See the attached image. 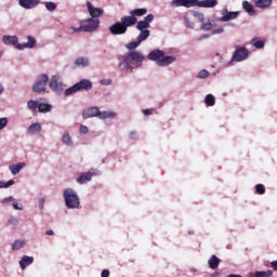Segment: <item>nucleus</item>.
Segmentation results:
<instances>
[{
  "instance_id": "17",
  "label": "nucleus",
  "mask_w": 277,
  "mask_h": 277,
  "mask_svg": "<svg viewBox=\"0 0 277 277\" xmlns=\"http://www.w3.org/2000/svg\"><path fill=\"white\" fill-rule=\"evenodd\" d=\"M172 8H195V0H172Z\"/></svg>"
},
{
  "instance_id": "18",
  "label": "nucleus",
  "mask_w": 277,
  "mask_h": 277,
  "mask_svg": "<svg viewBox=\"0 0 277 277\" xmlns=\"http://www.w3.org/2000/svg\"><path fill=\"white\" fill-rule=\"evenodd\" d=\"M217 0H195V8H215Z\"/></svg>"
},
{
  "instance_id": "59",
  "label": "nucleus",
  "mask_w": 277,
  "mask_h": 277,
  "mask_svg": "<svg viewBox=\"0 0 277 277\" xmlns=\"http://www.w3.org/2000/svg\"><path fill=\"white\" fill-rule=\"evenodd\" d=\"M271 267L274 272H277V260L271 262Z\"/></svg>"
},
{
  "instance_id": "13",
  "label": "nucleus",
  "mask_w": 277,
  "mask_h": 277,
  "mask_svg": "<svg viewBox=\"0 0 277 277\" xmlns=\"http://www.w3.org/2000/svg\"><path fill=\"white\" fill-rule=\"evenodd\" d=\"M2 42L6 45L12 44L17 51H21V43H18V37L16 36L4 35L2 37Z\"/></svg>"
},
{
  "instance_id": "60",
  "label": "nucleus",
  "mask_w": 277,
  "mask_h": 277,
  "mask_svg": "<svg viewBox=\"0 0 277 277\" xmlns=\"http://www.w3.org/2000/svg\"><path fill=\"white\" fill-rule=\"evenodd\" d=\"M101 277H109V269H103L101 273Z\"/></svg>"
},
{
  "instance_id": "30",
  "label": "nucleus",
  "mask_w": 277,
  "mask_h": 277,
  "mask_svg": "<svg viewBox=\"0 0 277 277\" xmlns=\"http://www.w3.org/2000/svg\"><path fill=\"white\" fill-rule=\"evenodd\" d=\"M141 32L137 36V41L142 44V42H146L148 38H150V30L145 29V30H140Z\"/></svg>"
},
{
  "instance_id": "35",
  "label": "nucleus",
  "mask_w": 277,
  "mask_h": 277,
  "mask_svg": "<svg viewBox=\"0 0 277 277\" xmlns=\"http://www.w3.org/2000/svg\"><path fill=\"white\" fill-rule=\"evenodd\" d=\"M205 104L207 107H213L215 105V95L209 93L205 97Z\"/></svg>"
},
{
  "instance_id": "36",
  "label": "nucleus",
  "mask_w": 277,
  "mask_h": 277,
  "mask_svg": "<svg viewBox=\"0 0 277 277\" xmlns=\"http://www.w3.org/2000/svg\"><path fill=\"white\" fill-rule=\"evenodd\" d=\"M64 92L65 96H72V94H77L79 92V89L77 87V83L66 89Z\"/></svg>"
},
{
  "instance_id": "19",
  "label": "nucleus",
  "mask_w": 277,
  "mask_h": 277,
  "mask_svg": "<svg viewBox=\"0 0 277 277\" xmlns=\"http://www.w3.org/2000/svg\"><path fill=\"white\" fill-rule=\"evenodd\" d=\"M87 8L91 18H98L100 16H103V9L95 8L90 2L87 3Z\"/></svg>"
},
{
  "instance_id": "57",
  "label": "nucleus",
  "mask_w": 277,
  "mask_h": 277,
  "mask_svg": "<svg viewBox=\"0 0 277 277\" xmlns=\"http://www.w3.org/2000/svg\"><path fill=\"white\" fill-rule=\"evenodd\" d=\"M70 29H71L72 34H79V31H83V28L81 25H80V27L71 26Z\"/></svg>"
},
{
  "instance_id": "27",
  "label": "nucleus",
  "mask_w": 277,
  "mask_h": 277,
  "mask_svg": "<svg viewBox=\"0 0 277 277\" xmlns=\"http://www.w3.org/2000/svg\"><path fill=\"white\" fill-rule=\"evenodd\" d=\"M272 1L273 0H254V5L259 10H267L268 8H272Z\"/></svg>"
},
{
  "instance_id": "24",
  "label": "nucleus",
  "mask_w": 277,
  "mask_h": 277,
  "mask_svg": "<svg viewBox=\"0 0 277 277\" xmlns=\"http://www.w3.org/2000/svg\"><path fill=\"white\" fill-rule=\"evenodd\" d=\"M220 263H222V260L215 254H212L208 260L210 269H217V267H220Z\"/></svg>"
},
{
  "instance_id": "55",
  "label": "nucleus",
  "mask_w": 277,
  "mask_h": 277,
  "mask_svg": "<svg viewBox=\"0 0 277 277\" xmlns=\"http://www.w3.org/2000/svg\"><path fill=\"white\" fill-rule=\"evenodd\" d=\"M154 111H155V109L147 108V109H143L142 114H143V116H153Z\"/></svg>"
},
{
  "instance_id": "7",
  "label": "nucleus",
  "mask_w": 277,
  "mask_h": 277,
  "mask_svg": "<svg viewBox=\"0 0 277 277\" xmlns=\"http://www.w3.org/2000/svg\"><path fill=\"white\" fill-rule=\"evenodd\" d=\"M80 25L82 26V31H85L87 34H94V31L98 29L101 21L95 17H89L80 21Z\"/></svg>"
},
{
  "instance_id": "61",
  "label": "nucleus",
  "mask_w": 277,
  "mask_h": 277,
  "mask_svg": "<svg viewBox=\"0 0 277 277\" xmlns=\"http://www.w3.org/2000/svg\"><path fill=\"white\" fill-rule=\"evenodd\" d=\"M45 235H48L49 237H53V235H55V232L53 229H48L45 230Z\"/></svg>"
},
{
  "instance_id": "45",
  "label": "nucleus",
  "mask_w": 277,
  "mask_h": 277,
  "mask_svg": "<svg viewBox=\"0 0 277 277\" xmlns=\"http://www.w3.org/2000/svg\"><path fill=\"white\" fill-rule=\"evenodd\" d=\"M255 192H256V194H259V196H263L265 194V185L256 184Z\"/></svg>"
},
{
  "instance_id": "48",
  "label": "nucleus",
  "mask_w": 277,
  "mask_h": 277,
  "mask_svg": "<svg viewBox=\"0 0 277 277\" xmlns=\"http://www.w3.org/2000/svg\"><path fill=\"white\" fill-rule=\"evenodd\" d=\"M90 133V129L87 126L81 124L79 127V135H88Z\"/></svg>"
},
{
  "instance_id": "46",
  "label": "nucleus",
  "mask_w": 277,
  "mask_h": 277,
  "mask_svg": "<svg viewBox=\"0 0 277 277\" xmlns=\"http://www.w3.org/2000/svg\"><path fill=\"white\" fill-rule=\"evenodd\" d=\"M9 226H18L21 224V221L16 216H12L8 220Z\"/></svg>"
},
{
  "instance_id": "58",
  "label": "nucleus",
  "mask_w": 277,
  "mask_h": 277,
  "mask_svg": "<svg viewBox=\"0 0 277 277\" xmlns=\"http://www.w3.org/2000/svg\"><path fill=\"white\" fill-rule=\"evenodd\" d=\"M130 140H137V131H130L129 132Z\"/></svg>"
},
{
  "instance_id": "9",
  "label": "nucleus",
  "mask_w": 277,
  "mask_h": 277,
  "mask_svg": "<svg viewBox=\"0 0 277 277\" xmlns=\"http://www.w3.org/2000/svg\"><path fill=\"white\" fill-rule=\"evenodd\" d=\"M221 14L222 16L217 18L219 23H228V21H235L239 17V11H228V9H223Z\"/></svg>"
},
{
  "instance_id": "51",
  "label": "nucleus",
  "mask_w": 277,
  "mask_h": 277,
  "mask_svg": "<svg viewBox=\"0 0 277 277\" xmlns=\"http://www.w3.org/2000/svg\"><path fill=\"white\" fill-rule=\"evenodd\" d=\"M10 202H16V199L13 197V196H10V197H5L1 200V203L2 205H8Z\"/></svg>"
},
{
  "instance_id": "63",
  "label": "nucleus",
  "mask_w": 277,
  "mask_h": 277,
  "mask_svg": "<svg viewBox=\"0 0 277 277\" xmlns=\"http://www.w3.org/2000/svg\"><path fill=\"white\" fill-rule=\"evenodd\" d=\"M217 276H220V274H219V273H214V274H212V277H217Z\"/></svg>"
},
{
  "instance_id": "54",
  "label": "nucleus",
  "mask_w": 277,
  "mask_h": 277,
  "mask_svg": "<svg viewBox=\"0 0 277 277\" xmlns=\"http://www.w3.org/2000/svg\"><path fill=\"white\" fill-rule=\"evenodd\" d=\"M12 207L15 211H23V205L17 203L16 201H13Z\"/></svg>"
},
{
  "instance_id": "43",
  "label": "nucleus",
  "mask_w": 277,
  "mask_h": 277,
  "mask_svg": "<svg viewBox=\"0 0 277 277\" xmlns=\"http://www.w3.org/2000/svg\"><path fill=\"white\" fill-rule=\"evenodd\" d=\"M14 183V180H9L8 182L0 181V189H8V187H12Z\"/></svg>"
},
{
  "instance_id": "42",
  "label": "nucleus",
  "mask_w": 277,
  "mask_h": 277,
  "mask_svg": "<svg viewBox=\"0 0 277 277\" xmlns=\"http://www.w3.org/2000/svg\"><path fill=\"white\" fill-rule=\"evenodd\" d=\"M210 76H211V72H209V70H207V69H201V70L197 74V79H209Z\"/></svg>"
},
{
  "instance_id": "62",
  "label": "nucleus",
  "mask_w": 277,
  "mask_h": 277,
  "mask_svg": "<svg viewBox=\"0 0 277 277\" xmlns=\"http://www.w3.org/2000/svg\"><path fill=\"white\" fill-rule=\"evenodd\" d=\"M4 90H5V88H3V84L0 83V96H1V94H3Z\"/></svg>"
},
{
  "instance_id": "15",
  "label": "nucleus",
  "mask_w": 277,
  "mask_h": 277,
  "mask_svg": "<svg viewBox=\"0 0 277 277\" xmlns=\"http://www.w3.org/2000/svg\"><path fill=\"white\" fill-rule=\"evenodd\" d=\"M121 24H123V27L128 31L129 27L137 25V17L133 16L132 14L126 15L121 17Z\"/></svg>"
},
{
  "instance_id": "11",
  "label": "nucleus",
  "mask_w": 277,
  "mask_h": 277,
  "mask_svg": "<svg viewBox=\"0 0 277 277\" xmlns=\"http://www.w3.org/2000/svg\"><path fill=\"white\" fill-rule=\"evenodd\" d=\"M19 8H23L24 10H34L35 8H38L40 3H42V0H17Z\"/></svg>"
},
{
  "instance_id": "56",
  "label": "nucleus",
  "mask_w": 277,
  "mask_h": 277,
  "mask_svg": "<svg viewBox=\"0 0 277 277\" xmlns=\"http://www.w3.org/2000/svg\"><path fill=\"white\" fill-rule=\"evenodd\" d=\"M220 34H224V28H215L212 30V36H217Z\"/></svg>"
},
{
  "instance_id": "2",
  "label": "nucleus",
  "mask_w": 277,
  "mask_h": 277,
  "mask_svg": "<svg viewBox=\"0 0 277 277\" xmlns=\"http://www.w3.org/2000/svg\"><path fill=\"white\" fill-rule=\"evenodd\" d=\"M147 60H149V62H155L156 66H159L160 68H168V66H171V64L176 62V56L166 55L163 50L155 49L147 54Z\"/></svg>"
},
{
  "instance_id": "64",
  "label": "nucleus",
  "mask_w": 277,
  "mask_h": 277,
  "mask_svg": "<svg viewBox=\"0 0 277 277\" xmlns=\"http://www.w3.org/2000/svg\"><path fill=\"white\" fill-rule=\"evenodd\" d=\"M1 57H3V52L0 51V60H1Z\"/></svg>"
},
{
  "instance_id": "41",
  "label": "nucleus",
  "mask_w": 277,
  "mask_h": 277,
  "mask_svg": "<svg viewBox=\"0 0 277 277\" xmlns=\"http://www.w3.org/2000/svg\"><path fill=\"white\" fill-rule=\"evenodd\" d=\"M38 109L41 114H47L48 111H51L52 106L51 104H44L39 102Z\"/></svg>"
},
{
  "instance_id": "23",
  "label": "nucleus",
  "mask_w": 277,
  "mask_h": 277,
  "mask_svg": "<svg viewBox=\"0 0 277 277\" xmlns=\"http://www.w3.org/2000/svg\"><path fill=\"white\" fill-rule=\"evenodd\" d=\"M19 267L23 272H25V269H27L29 267V265H34V256L31 255H24L21 260H19Z\"/></svg>"
},
{
  "instance_id": "10",
  "label": "nucleus",
  "mask_w": 277,
  "mask_h": 277,
  "mask_svg": "<svg viewBox=\"0 0 277 277\" xmlns=\"http://www.w3.org/2000/svg\"><path fill=\"white\" fill-rule=\"evenodd\" d=\"M109 34L111 36H124L127 34V28L122 24V22H115L113 25L108 27Z\"/></svg>"
},
{
  "instance_id": "50",
  "label": "nucleus",
  "mask_w": 277,
  "mask_h": 277,
  "mask_svg": "<svg viewBox=\"0 0 277 277\" xmlns=\"http://www.w3.org/2000/svg\"><path fill=\"white\" fill-rule=\"evenodd\" d=\"M101 85H111V83H114V81L111 80V78H103L100 80Z\"/></svg>"
},
{
  "instance_id": "22",
  "label": "nucleus",
  "mask_w": 277,
  "mask_h": 277,
  "mask_svg": "<svg viewBox=\"0 0 277 277\" xmlns=\"http://www.w3.org/2000/svg\"><path fill=\"white\" fill-rule=\"evenodd\" d=\"M75 68H88L90 66V58L87 56H79L74 61Z\"/></svg>"
},
{
  "instance_id": "5",
  "label": "nucleus",
  "mask_w": 277,
  "mask_h": 277,
  "mask_svg": "<svg viewBox=\"0 0 277 277\" xmlns=\"http://www.w3.org/2000/svg\"><path fill=\"white\" fill-rule=\"evenodd\" d=\"M49 88L52 92H54V94L62 96V94H64V88H66V84L64 83L62 76L53 75L49 80Z\"/></svg>"
},
{
  "instance_id": "40",
  "label": "nucleus",
  "mask_w": 277,
  "mask_h": 277,
  "mask_svg": "<svg viewBox=\"0 0 277 277\" xmlns=\"http://www.w3.org/2000/svg\"><path fill=\"white\" fill-rule=\"evenodd\" d=\"M147 9H134L130 11V14H132L136 18V16H144L145 14H147Z\"/></svg>"
},
{
  "instance_id": "39",
  "label": "nucleus",
  "mask_w": 277,
  "mask_h": 277,
  "mask_svg": "<svg viewBox=\"0 0 277 277\" xmlns=\"http://www.w3.org/2000/svg\"><path fill=\"white\" fill-rule=\"evenodd\" d=\"M136 23H137L136 29L138 31H146V29L150 28V25L148 23H146L144 19L140 21V22H136Z\"/></svg>"
},
{
  "instance_id": "12",
  "label": "nucleus",
  "mask_w": 277,
  "mask_h": 277,
  "mask_svg": "<svg viewBox=\"0 0 277 277\" xmlns=\"http://www.w3.org/2000/svg\"><path fill=\"white\" fill-rule=\"evenodd\" d=\"M83 118H100L101 116V108L97 106H91L82 111Z\"/></svg>"
},
{
  "instance_id": "25",
  "label": "nucleus",
  "mask_w": 277,
  "mask_h": 277,
  "mask_svg": "<svg viewBox=\"0 0 277 277\" xmlns=\"http://www.w3.org/2000/svg\"><path fill=\"white\" fill-rule=\"evenodd\" d=\"M242 9L249 16H256V10H254V4L249 1H242Z\"/></svg>"
},
{
  "instance_id": "52",
  "label": "nucleus",
  "mask_w": 277,
  "mask_h": 277,
  "mask_svg": "<svg viewBox=\"0 0 277 277\" xmlns=\"http://www.w3.org/2000/svg\"><path fill=\"white\" fill-rule=\"evenodd\" d=\"M47 202V199H44V197H40L39 198V203H38V207H39V211H44V205Z\"/></svg>"
},
{
  "instance_id": "21",
  "label": "nucleus",
  "mask_w": 277,
  "mask_h": 277,
  "mask_svg": "<svg viewBox=\"0 0 277 277\" xmlns=\"http://www.w3.org/2000/svg\"><path fill=\"white\" fill-rule=\"evenodd\" d=\"M61 142L62 144H64V146H67L68 148H72V146H75V141L72 140V136L68 131L63 132L61 136Z\"/></svg>"
},
{
  "instance_id": "1",
  "label": "nucleus",
  "mask_w": 277,
  "mask_h": 277,
  "mask_svg": "<svg viewBox=\"0 0 277 277\" xmlns=\"http://www.w3.org/2000/svg\"><path fill=\"white\" fill-rule=\"evenodd\" d=\"M146 56L142 51L126 52L118 56V70L122 75L133 72V68H142Z\"/></svg>"
},
{
  "instance_id": "6",
  "label": "nucleus",
  "mask_w": 277,
  "mask_h": 277,
  "mask_svg": "<svg viewBox=\"0 0 277 277\" xmlns=\"http://www.w3.org/2000/svg\"><path fill=\"white\" fill-rule=\"evenodd\" d=\"M47 85H49V75H39L35 82L32 83V92L40 94L41 92H47Z\"/></svg>"
},
{
  "instance_id": "14",
  "label": "nucleus",
  "mask_w": 277,
  "mask_h": 277,
  "mask_svg": "<svg viewBox=\"0 0 277 277\" xmlns=\"http://www.w3.org/2000/svg\"><path fill=\"white\" fill-rule=\"evenodd\" d=\"M27 42L19 43V51H24V49H36V44H38V40L35 39L34 36L28 35L26 37Z\"/></svg>"
},
{
  "instance_id": "34",
  "label": "nucleus",
  "mask_w": 277,
  "mask_h": 277,
  "mask_svg": "<svg viewBox=\"0 0 277 277\" xmlns=\"http://www.w3.org/2000/svg\"><path fill=\"white\" fill-rule=\"evenodd\" d=\"M252 45L254 47V49L261 50V49H265V40H261L259 38H253L251 40Z\"/></svg>"
},
{
  "instance_id": "20",
  "label": "nucleus",
  "mask_w": 277,
  "mask_h": 277,
  "mask_svg": "<svg viewBox=\"0 0 277 277\" xmlns=\"http://www.w3.org/2000/svg\"><path fill=\"white\" fill-rule=\"evenodd\" d=\"M42 133V124L40 122H32L27 128L28 135H40Z\"/></svg>"
},
{
  "instance_id": "53",
  "label": "nucleus",
  "mask_w": 277,
  "mask_h": 277,
  "mask_svg": "<svg viewBox=\"0 0 277 277\" xmlns=\"http://www.w3.org/2000/svg\"><path fill=\"white\" fill-rule=\"evenodd\" d=\"M147 25H150L151 21H155V15L148 14L147 16L144 17L143 19Z\"/></svg>"
},
{
  "instance_id": "28",
  "label": "nucleus",
  "mask_w": 277,
  "mask_h": 277,
  "mask_svg": "<svg viewBox=\"0 0 277 277\" xmlns=\"http://www.w3.org/2000/svg\"><path fill=\"white\" fill-rule=\"evenodd\" d=\"M76 87L78 88V92H81V90L88 91L92 88V82L88 79H82L76 83Z\"/></svg>"
},
{
  "instance_id": "37",
  "label": "nucleus",
  "mask_w": 277,
  "mask_h": 277,
  "mask_svg": "<svg viewBox=\"0 0 277 277\" xmlns=\"http://www.w3.org/2000/svg\"><path fill=\"white\" fill-rule=\"evenodd\" d=\"M27 107L30 111H36L40 107V102L36 100H30L27 102Z\"/></svg>"
},
{
  "instance_id": "8",
  "label": "nucleus",
  "mask_w": 277,
  "mask_h": 277,
  "mask_svg": "<svg viewBox=\"0 0 277 277\" xmlns=\"http://www.w3.org/2000/svg\"><path fill=\"white\" fill-rule=\"evenodd\" d=\"M100 174H101V170L92 168L88 172L81 173L76 179V183H78V185H85L90 183V181H92V176H100Z\"/></svg>"
},
{
  "instance_id": "26",
  "label": "nucleus",
  "mask_w": 277,
  "mask_h": 277,
  "mask_svg": "<svg viewBox=\"0 0 277 277\" xmlns=\"http://www.w3.org/2000/svg\"><path fill=\"white\" fill-rule=\"evenodd\" d=\"M25 166H26L25 162H18L16 164L9 166V170L13 176H16V174H21V170H23Z\"/></svg>"
},
{
  "instance_id": "44",
  "label": "nucleus",
  "mask_w": 277,
  "mask_h": 277,
  "mask_svg": "<svg viewBox=\"0 0 277 277\" xmlns=\"http://www.w3.org/2000/svg\"><path fill=\"white\" fill-rule=\"evenodd\" d=\"M193 16L198 19L199 23H205V13L193 11Z\"/></svg>"
},
{
  "instance_id": "47",
  "label": "nucleus",
  "mask_w": 277,
  "mask_h": 277,
  "mask_svg": "<svg viewBox=\"0 0 277 277\" xmlns=\"http://www.w3.org/2000/svg\"><path fill=\"white\" fill-rule=\"evenodd\" d=\"M184 25L185 27H187L188 29H194V22L192 19H189V17L184 16Z\"/></svg>"
},
{
  "instance_id": "49",
  "label": "nucleus",
  "mask_w": 277,
  "mask_h": 277,
  "mask_svg": "<svg viewBox=\"0 0 277 277\" xmlns=\"http://www.w3.org/2000/svg\"><path fill=\"white\" fill-rule=\"evenodd\" d=\"M8 117H2L0 118V131H3V129H5V127H8Z\"/></svg>"
},
{
  "instance_id": "4",
  "label": "nucleus",
  "mask_w": 277,
  "mask_h": 277,
  "mask_svg": "<svg viewBox=\"0 0 277 277\" xmlns=\"http://www.w3.org/2000/svg\"><path fill=\"white\" fill-rule=\"evenodd\" d=\"M63 198L65 202V207L67 209H79L81 207V199L79 198V194L74 188L67 187L63 190Z\"/></svg>"
},
{
  "instance_id": "16",
  "label": "nucleus",
  "mask_w": 277,
  "mask_h": 277,
  "mask_svg": "<svg viewBox=\"0 0 277 277\" xmlns=\"http://www.w3.org/2000/svg\"><path fill=\"white\" fill-rule=\"evenodd\" d=\"M116 118H118V113L114 109L100 110L98 120H116Z\"/></svg>"
},
{
  "instance_id": "32",
  "label": "nucleus",
  "mask_w": 277,
  "mask_h": 277,
  "mask_svg": "<svg viewBox=\"0 0 277 277\" xmlns=\"http://www.w3.org/2000/svg\"><path fill=\"white\" fill-rule=\"evenodd\" d=\"M215 27V21H208L201 23V30L202 31H211Z\"/></svg>"
},
{
  "instance_id": "29",
  "label": "nucleus",
  "mask_w": 277,
  "mask_h": 277,
  "mask_svg": "<svg viewBox=\"0 0 277 277\" xmlns=\"http://www.w3.org/2000/svg\"><path fill=\"white\" fill-rule=\"evenodd\" d=\"M40 5H44L47 12H55V10H57V3L53 2V1H44L40 3Z\"/></svg>"
},
{
  "instance_id": "3",
  "label": "nucleus",
  "mask_w": 277,
  "mask_h": 277,
  "mask_svg": "<svg viewBox=\"0 0 277 277\" xmlns=\"http://www.w3.org/2000/svg\"><path fill=\"white\" fill-rule=\"evenodd\" d=\"M246 60H250V50L245 45H238L233 52L230 60L225 64V68H230L235 64H241Z\"/></svg>"
},
{
  "instance_id": "31",
  "label": "nucleus",
  "mask_w": 277,
  "mask_h": 277,
  "mask_svg": "<svg viewBox=\"0 0 277 277\" xmlns=\"http://www.w3.org/2000/svg\"><path fill=\"white\" fill-rule=\"evenodd\" d=\"M27 246V241L23 239H16L12 245L11 248L12 250H22V248H25Z\"/></svg>"
},
{
  "instance_id": "33",
  "label": "nucleus",
  "mask_w": 277,
  "mask_h": 277,
  "mask_svg": "<svg viewBox=\"0 0 277 277\" xmlns=\"http://www.w3.org/2000/svg\"><path fill=\"white\" fill-rule=\"evenodd\" d=\"M141 44L142 43L136 39V41H132V42L126 44V49L128 50V53H132V52L137 51L135 49H137Z\"/></svg>"
},
{
  "instance_id": "38",
  "label": "nucleus",
  "mask_w": 277,
  "mask_h": 277,
  "mask_svg": "<svg viewBox=\"0 0 277 277\" xmlns=\"http://www.w3.org/2000/svg\"><path fill=\"white\" fill-rule=\"evenodd\" d=\"M255 277H272L274 276V271L268 269V271H256Z\"/></svg>"
}]
</instances>
